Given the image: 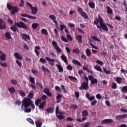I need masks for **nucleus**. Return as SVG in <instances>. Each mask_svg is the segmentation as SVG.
Here are the masks:
<instances>
[{
    "mask_svg": "<svg viewBox=\"0 0 127 127\" xmlns=\"http://www.w3.org/2000/svg\"><path fill=\"white\" fill-rule=\"evenodd\" d=\"M45 104H46V101H43V102L41 103L39 106V108L40 110L43 109L44 108V106H45Z\"/></svg>",
    "mask_w": 127,
    "mask_h": 127,
    "instance_id": "nucleus-22",
    "label": "nucleus"
},
{
    "mask_svg": "<svg viewBox=\"0 0 127 127\" xmlns=\"http://www.w3.org/2000/svg\"><path fill=\"white\" fill-rule=\"evenodd\" d=\"M88 115H89V113H88V111H87V110H83L82 112V117H88Z\"/></svg>",
    "mask_w": 127,
    "mask_h": 127,
    "instance_id": "nucleus-23",
    "label": "nucleus"
},
{
    "mask_svg": "<svg viewBox=\"0 0 127 127\" xmlns=\"http://www.w3.org/2000/svg\"><path fill=\"white\" fill-rule=\"evenodd\" d=\"M118 87V85H117V83L116 82H113L112 83V89H114V90L116 89Z\"/></svg>",
    "mask_w": 127,
    "mask_h": 127,
    "instance_id": "nucleus-50",
    "label": "nucleus"
},
{
    "mask_svg": "<svg viewBox=\"0 0 127 127\" xmlns=\"http://www.w3.org/2000/svg\"><path fill=\"white\" fill-rule=\"evenodd\" d=\"M57 118L59 119V120H63L64 119V116L63 115H59L57 116Z\"/></svg>",
    "mask_w": 127,
    "mask_h": 127,
    "instance_id": "nucleus-57",
    "label": "nucleus"
},
{
    "mask_svg": "<svg viewBox=\"0 0 127 127\" xmlns=\"http://www.w3.org/2000/svg\"><path fill=\"white\" fill-rule=\"evenodd\" d=\"M88 5L91 8H95V3H94V2H89L88 3Z\"/></svg>",
    "mask_w": 127,
    "mask_h": 127,
    "instance_id": "nucleus-28",
    "label": "nucleus"
},
{
    "mask_svg": "<svg viewBox=\"0 0 127 127\" xmlns=\"http://www.w3.org/2000/svg\"><path fill=\"white\" fill-rule=\"evenodd\" d=\"M30 82L32 83L30 84V86L35 91L36 90V86L35 85L33 84H35V79H34V77L30 76Z\"/></svg>",
    "mask_w": 127,
    "mask_h": 127,
    "instance_id": "nucleus-5",
    "label": "nucleus"
},
{
    "mask_svg": "<svg viewBox=\"0 0 127 127\" xmlns=\"http://www.w3.org/2000/svg\"><path fill=\"white\" fill-rule=\"evenodd\" d=\"M121 92L122 93H127V85L124 86L121 89Z\"/></svg>",
    "mask_w": 127,
    "mask_h": 127,
    "instance_id": "nucleus-39",
    "label": "nucleus"
},
{
    "mask_svg": "<svg viewBox=\"0 0 127 127\" xmlns=\"http://www.w3.org/2000/svg\"><path fill=\"white\" fill-rule=\"evenodd\" d=\"M66 69L67 70H69V71H72V70H73V67L71 65L69 64L67 65Z\"/></svg>",
    "mask_w": 127,
    "mask_h": 127,
    "instance_id": "nucleus-53",
    "label": "nucleus"
},
{
    "mask_svg": "<svg viewBox=\"0 0 127 127\" xmlns=\"http://www.w3.org/2000/svg\"><path fill=\"white\" fill-rule=\"evenodd\" d=\"M35 124L36 127H41V126H42V123L40 122L39 121H36Z\"/></svg>",
    "mask_w": 127,
    "mask_h": 127,
    "instance_id": "nucleus-30",
    "label": "nucleus"
},
{
    "mask_svg": "<svg viewBox=\"0 0 127 127\" xmlns=\"http://www.w3.org/2000/svg\"><path fill=\"white\" fill-rule=\"evenodd\" d=\"M79 90H88L89 89V83L84 81L81 83V86L79 87Z\"/></svg>",
    "mask_w": 127,
    "mask_h": 127,
    "instance_id": "nucleus-4",
    "label": "nucleus"
},
{
    "mask_svg": "<svg viewBox=\"0 0 127 127\" xmlns=\"http://www.w3.org/2000/svg\"><path fill=\"white\" fill-rule=\"evenodd\" d=\"M56 67H57L59 72H62L63 73L64 69H63V67L61 66L60 64H56Z\"/></svg>",
    "mask_w": 127,
    "mask_h": 127,
    "instance_id": "nucleus-19",
    "label": "nucleus"
},
{
    "mask_svg": "<svg viewBox=\"0 0 127 127\" xmlns=\"http://www.w3.org/2000/svg\"><path fill=\"white\" fill-rule=\"evenodd\" d=\"M21 15L22 17H28V18H30V19H36V17L27 15L26 14L22 13Z\"/></svg>",
    "mask_w": 127,
    "mask_h": 127,
    "instance_id": "nucleus-10",
    "label": "nucleus"
},
{
    "mask_svg": "<svg viewBox=\"0 0 127 127\" xmlns=\"http://www.w3.org/2000/svg\"><path fill=\"white\" fill-rule=\"evenodd\" d=\"M86 55L89 57L91 55V54H92V53L91 52V51L90 50V49H87L86 50Z\"/></svg>",
    "mask_w": 127,
    "mask_h": 127,
    "instance_id": "nucleus-44",
    "label": "nucleus"
},
{
    "mask_svg": "<svg viewBox=\"0 0 127 127\" xmlns=\"http://www.w3.org/2000/svg\"><path fill=\"white\" fill-rule=\"evenodd\" d=\"M106 8L107 9V12H108V13H110V14H113V10L112 9V8H111V7H110V6H107L106 7Z\"/></svg>",
    "mask_w": 127,
    "mask_h": 127,
    "instance_id": "nucleus-24",
    "label": "nucleus"
},
{
    "mask_svg": "<svg viewBox=\"0 0 127 127\" xmlns=\"http://www.w3.org/2000/svg\"><path fill=\"white\" fill-rule=\"evenodd\" d=\"M33 97H34V94H33V93L32 92H30L28 96H27V99H30V100H31Z\"/></svg>",
    "mask_w": 127,
    "mask_h": 127,
    "instance_id": "nucleus-27",
    "label": "nucleus"
},
{
    "mask_svg": "<svg viewBox=\"0 0 127 127\" xmlns=\"http://www.w3.org/2000/svg\"><path fill=\"white\" fill-rule=\"evenodd\" d=\"M38 26H39V24L37 23H34L32 24V28L33 29H36Z\"/></svg>",
    "mask_w": 127,
    "mask_h": 127,
    "instance_id": "nucleus-26",
    "label": "nucleus"
},
{
    "mask_svg": "<svg viewBox=\"0 0 127 127\" xmlns=\"http://www.w3.org/2000/svg\"><path fill=\"white\" fill-rule=\"evenodd\" d=\"M18 92L21 97H25V92L22 91V90H20Z\"/></svg>",
    "mask_w": 127,
    "mask_h": 127,
    "instance_id": "nucleus-40",
    "label": "nucleus"
},
{
    "mask_svg": "<svg viewBox=\"0 0 127 127\" xmlns=\"http://www.w3.org/2000/svg\"><path fill=\"white\" fill-rule=\"evenodd\" d=\"M39 61H40V62H41V63H46V60H45V59H43V58H41V59H40V60H39Z\"/></svg>",
    "mask_w": 127,
    "mask_h": 127,
    "instance_id": "nucleus-64",
    "label": "nucleus"
},
{
    "mask_svg": "<svg viewBox=\"0 0 127 127\" xmlns=\"http://www.w3.org/2000/svg\"><path fill=\"white\" fill-rule=\"evenodd\" d=\"M114 122V120L111 119H105L101 121L102 125H109V124H111Z\"/></svg>",
    "mask_w": 127,
    "mask_h": 127,
    "instance_id": "nucleus-8",
    "label": "nucleus"
},
{
    "mask_svg": "<svg viewBox=\"0 0 127 127\" xmlns=\"http://www.w3.org/2000/svg\"><path fill=\"white\" fill-rule=\"evenodd\" d=\"M52 44L53 46H54L55 49L57 51L58 53H60V52H62V50L60 49L59 47V46H58V44H57V42L56 41H54L52 42Z\"/></svg>",
    "mask_w": 127,
    "mask_h": 127,
    "instance_id": "nucleus-6",
    "label": "nucleus"
},
{
    "mask_svg": "<svg viewBox=\"0 0 127 127\" xmlns=\"http://www.w3.org/2000/svg\"><path fill=\"white\" fill-rule=\"evenodd\" d=\"M8 91L10 94H14L15 93V88L14 87H10L8 88Z\"/></svg>",
    "mask_w": 127,
    "mask_h": 127,
    "instance_id": "nucleus-21",
    "label": "nucleus"
},
{
    "mask_svg": "<svg viewBox=\"0 0 127 127\" xmlns=\"http://www.w3.org/2000/svg\"><path fill=\"white\" fill-rule=\"evenodd\" d=\"M24 112L25 113H30L31 112V108H25Z\"/></svg>",
    "mask_w": 127,
    "mask_h": 127,
    "instance_id": "nucleus-62",
    "label": "nucleus"
},
{
    "mask_svg": "<svg viewBox=\"0 0 127 127\" xmlns=\"http://www.w3.org/2000/svg\"><path fill=\"white\" fill-rule=\"evenodd\" d=\"M55 90L56 91H57L58 92H61V88L58 86H55Z\"/></svg>",
    "mask_w": 127,
    "mask_h": 127,
    "instance_id": "nucleus-63",
    "label": "nucleus"
},
{
    "mask_svg": "<svg viewBox=\"0 0 127 127\" xmlns=\"http://www.w3.org/2000/svg\"><path fill=\"white\" fill-rule=\"evenodd\" d=\"M7 8H8L9 10H12V9H13V6L9 3H7Z\"/></svg>",
    "mask_w": 127,
    "mask_h": 127,
    "instance_id": "nucleus-42",
    "label": "nucleus"
},
{
    "mask_svg": "<svg viewBox=\"0 0 127 127\" xmlns=\"http://www.w3.org/2000/svg\"><path fill=\"white\" fill-rule=\"evenodd\" d=\"M48 98V97H47V96H46V95H43L42 96V101H46V100Z\"/></svg>",
    "mask_w": 127,
    "mask_h": 127,
    "instance_id": "nucleus-54",
    "label": "nucleus"
},
{
    "mask_svg": "<svg viewBox=\"0 0 127 127\" xmlns=\"http://www.w3.org/2000/svg\"><path fill=\"white\" fill-rule=\"evenodd\" d=\"M126 118H127V114H124V115H117L116 117V120H122L123 119H126Z\"/></svg>",
    "mask_w": 127,
    "mask_h": 127,
    "instance_id": "nucleus-13",
    "label": "nucleus"
},
{
    "mask_svg": "<svg viewBox=\"0 0 127 127\" xmlns=\"http://www.w3.org/2000/svg\"><path fill=\"white\" fill-rule=\"evenodd\" d=\"M91 38L94 41H98V42H101V40L100 39L97 38V37H96L95 36H91Z\"/></svg>",
    "mask_w": 127,
    "mask_h": 127,
    "instance_id": "nucleus-41",
    "label": "nucleus"
},
{
    "mask_svg": "<svg viewBox=\"0 0 127 127\" xmlns=\"http://www.w3.org/2000/svg\"><path fill=\"white\" fill-rule=\"evenodd\" d=\"M72 63L73 64H76L77 66H81V63L76 60H72Z\"/></svg>",
    "mask_w": 127,
    "mask_h": 127,
    "instance_id": "nucleus-31",
    "label": "nucleus"
},
{
    "mask_svg": "<svg viewBox=\"0 0 127 127\" xmlns=\"http://www.w3.org/2000/svg\"><path fill=\"white\" fill-rule=\"evenodd\" d=\"M19 28H23V29H27V26L25 23L22 21H20L19 22H15L14 25H13L10 27V29L13 31L14 32H16Z\"/></svg>",
    "mask_w": 127,
    "mask_h": 127,
    "instance_id": "nucleus-1",
    "label": "nucleus"
},
{
    "mask_svg": "<svg viewBox=\"0 0 127 127\" xmlns=\"http://www.w3.org/2000/svg\"><path fill=\"white\" fill-rule=\"evenodd\" d=\"M72 53H74L75 54H79L80 53V50L78 48H76L73 50Z\"/></svg>",
    "mask_w": 127,
    "mask_h": 127,
    "instance_id": "nucleus-34",
    "label": "nucleus"
},
{
    "mask_svg": "<svg viewBox=\"0 0 127 127\" xmlns=\"http://www.w3.org/2000/svg\"><path fill=\"white\" fill-rule=\"evenodd\" d=\"M22 39H24L25 41H26V39H28V40H30V37L29 35H27L26 34H22Z\"/></svg>",
    "mask_w": 127,
    "mask_h": 127,
    "instance_id": "nucleus-16",
    "label": "nucleus"
},
{
    "mask_svg": "<svg viewBox=\"0 0 127 127\" xmlns=\"http://www.w3.org/2000/svg\"><path fill=\"white\" fill-rule=\"evenodd\" d=\"M14 56L18 60H21L22 59V57L20 56L18 53H15L14 54Z\"/></svg>",
    "mask_w": 127,
    "mask_h": 127,
    "instance_id": "nucleus-20",
    "label": "nucleus"
},
{
    "mask_svg": "<svg viewBox=\"0 0 127 127\" xmlns=\"http://www.w3.org/2000/svg\"><path fill=\"white\" fill-rule=\"evenodd\" d=\"M41 33L45 34V35H48V32L46 29H42L41 30Z\"/></svg>",
    "mask_w": 127,
    "mask_h": 127,
    "instance_id": "nucleus-35",
    "label": "nucleus"
},
{
    "mask_svg": "<svg viewBox=\"0 0 127 127\" xmlns=\"http://www.w3.org/2000/svg\"><path fill=\"white\" fill-rule=\"evenodd\" d=\"M99 19L100 26L103 30H105V31H109V28H108L107 25L104 23V20H103V18H102L100 15H99Z\"/></svg>",
    "mask_w": 127,
    "mask_h": 127,
    "instance_id": "nucleus-3",
    "label": "nucleus"
},
{
    "mask_svg": "<svg viewBox=\"0 0 127 127\" xmlns=\"http://www.w3.org/2000/svg\"><path fill=\"white\" fill-rule=\"evenodd\" d=\"M5 57H6L5 54H2V55L0 56V60L1 61H5Z\"/></svg>",
    "mask_w": 127,
    "mask_h": 127,
    "instance_id": "nucleus-33",
    "label": "nucleus"
},
{
    "mask_svg": "<svg viewBox=\"0 0 127 127\" xmlns=\"http://www.w3.org/2000/svg\"><path fill=\"white\" fill-rule=\"evenodd\" d=\"M6 28H7V27L6 24H5V21L0 18V29H6Z\"/></svg>",
    "mask_w": 127,
    "mask_h": 127,
    "instance_id": "nucleus-7",
    "label": "nucleus"
},
{
    "mask_svg": "<svg viewBox=\"0 0 127 127\" xmlns=\"http://www.w3.org/2000/svg\"><path fill=\"white\" fill-rule=\"evenodd\" d=\"M60 28H61V31H63L64 30V28L65 29V27H66V25H60Z\"/></svg>",
    "mask_w": 127,
    "mask_h": 127,
    "instance_id": "nucleus-58",
    "label": "nucleus"
},
{
    "mask_svg": "<svg viewBox=\"0 0 127 127\" xmlns=\"http://www.w3.org/2000/svg\"><path fill=\"white\" fill-rule=\"evenodd\" d=\"M45 111L47 112L48 114H53V113L54 112V108L50 107L48 108L47 109H45Z\"/></svg>",
    "mask_w": 127,
    "mask_h": 127,
    "instance_id": "nucleus-18",
    "label": "nucleus"
},
{
    "mask_svg": "<svg viewBox=\"0 0 127 127\" xmlns=\"http://www.w3.org/2000/svg\"><path fill=\"white\" fill-rule=\"evenodd\" d=\"M41 99L40 98L36 99L35 101V105H36V106H38L39 104H41Z\"/></svg>",
    "mask_w": 127,
    "mask_h": 127,
    "instance_id": "nucleus-29",
    "label": "nucleus"
},
{
    "mask_svg": "<svg viewBox=\"0 0 127 127\" xmlns=\"http://www.w3.org/2000/svg\"><path fill=\"white\" fill-rule=\"evenodd\" d=\"M27 121L30 123V124H31V125H34V122H33V120L30 118L27 119Z\"/></svg>",
    "mask_w": 127,
    "mask_h": 127,
    "instance_id": "nucleus-55",
    "label": "nucleus"
},
{
    "mask_svg": "<svg viewBox=\"0 0 127 127\" xmlns=\"http://www.w3.org/2000/svg\"><path fill=\"white\" fill-rule=\"evenodd\" d=\"M76 39H77V41L79 43H83V37L81 35H78L76 36Z\"/></svg>",
    "mask_w": 127,
    "mask_h": 127,
    "instance_id": "nucleus-14",
    "label": "nucleus"
},
{
    "mask_svg": "<svg viewBox=\"0 0 127 127\" xmlns=\"http://www.w3.org/2000/svg\"><path fill=\"white\" fill-rule=\"evenodd\" d=\"M122 80H123L122 77H118L116 78V81L118 84H121L122 83Z\"/></svg>",
    "mask_w": 127,
    "mask_h": 127,
    "instance_id": "nucleus-36",
    "label": "nucleus"
},
{
    "mask_svg": "<svg viewBox=\"0 0 127 127\" xmlns=\"http://www.w3.org/2000/svg\"><path fill=\"white\" fill-rule=\"evenodd\" d=\"M66 37L67 40H69V41H72V40H73V38H72V36H71V35H70L69 34H67Z\"/></svg>",
    "mask_w": 127,
    "mask_h": 127,
    "instance_id": "nucleus-47",
    "label": "nucleus"
},
{
    "mask_svg": "<svg viewBox=\"0 0 127 127\" xmlns=\"http://www.w3.org/2000/svg\"><path fill=\"white\" fill-rule=\"evenodd\" d=\"M62 89L63 90L64 93V94H67V90H66V89L65 88V86H64V85H62L61 86Z\"/></svg>",
    "mask_w": 127,
    "mask_h": 127,
    "instance_id": "nucleus-46",
    "label": "nucleus"
},
{
    "mask_svg": "<svg viewBox=\"0 0 127 127\" xmlns=\"http://www.w3.org/2000/svg\"><path fill=\"white\" fill-rule=\"evenodd\" d=\"M96 98L98 100H101L102 99V95L100 94H97L96 95Z\"/></svg>",
    "mask_w": 127,
    "mask_h": 127,
    "instance_id": "nucleus-59",
    "label": "nucleus"
},
{
    "mask_svg": "<svg viewBox=\"0 0 127 127\" xmlns=\"http://www.w3.org/2000/svg\"><path fill=\"white\" fill-rule=\"evenodd\" d=\"M49 18H51L52 20H55L56 19V16L54 15H50L49 16Z\"/></svg>",
    "mask_w": 127,
    "mask_h": 127,
    "instance_id": "nucleus-51",
    "label": "nucleus"
},
{
    "mask_svg": "<svg viewBox=\"0 0 127 127\" xmlns=\"http://www.w3.org/2000/svg\"><path fill=\"white\" fill-rule=\"evenodd\" d=\"M46 60L49 61V62H54L55 61V59H51L48 57H46Z\"/></svg>",
    "mask_w": 127,
    "mask_h": 127,
    "instance_id": "nucleus-56",
    "label": "nucleus"
},
{
    "mask_svg": "<svg viewBox=\"0 0 127 127\" xmlns=\"http://www.w3.org/2000/svg\"><path fill=\"white\" fill-rule=\"evenodd\" d=\"M99 22H100V19H99V15H98V18H97L96 20H94V24H95V25H98V24H99Z\"/></svg>",
    "mask_w": 127,
    "mask_h": 127,
    "instance_id": "nucleus-48",
    "label": "nucleus"
},
{
    "mask_svg": "<svg viewBox=\"0 0 127 127\" xmlns=\"http://www.w3.org/2000/svg\"><path fill=\"white\" fill-rule=\"evenodd\" d=\"M13 10L11 11L10 13L11 14H12L14 15V14H15V13H17L19 11L18 8L16 6L13 7Z\"/></svg>",
    "mask_w": 127,
    "mask_h": 127,
    "instance_id": "nucleus-15",
    "label": "nucleus"
},
{
    "mask_svg": "<svg viewBox=\"0 0 127 127\" xmlns=\"http://www.w3.org/2000/svg\"><path fill=\"white\" fill-rule=\"evenodd\" d=\"M69 108L73 109V110H77L78 109V106L76 104H72L69 106Z\"/></svg>",
    "mask_w": 127,
    "mask_h": 127,
    "instance_id": "nucleus-37",
    "label": "nucleus"
},
{
    "mask_svg": "<svg viewBox=\"0 0 127 127\" xmlns=\"http://www.w3.org/2000/svg\"><path fill=\"white\" fill-rule=\"evenodd\" d=\"M61 59H62V60L63 61H64V63H65V64H68V59L67 58V57H66V56H65V55L63 54L61 56Z\"/></svg>",
    "mask_w": 127,
    "mask_h": 127,
    "instance_id": "nucleus-12",
    "label": "nucleus"
},
{
    "mask_svg": "<svg viewBox=\"0 0 127 127\" xmlns=\"http://www.w3.org/2000/svg\"><path fill=\"white\" fill-rule=\"evenodd\" d=\"M43 92L48 96V97H52V93H51V91H50V89L49 88H45L43 89Z\"/></svg>",
    "mask_w": 127,
    "mask_h": 127,
    "instance_id": "nucleus-9",
    "label": "nucleus"
},
{
    "mask_svg": "<svg viewBox=\"0 0 127 127\" xmlns=\"http://www.w3.org/2000/svg\"><path fill=\"white\" fill-rule=\"evenodd\" d=\"M91 84L94 85V84H98V79L94 78L91 81Z\"/></svg>",
    "mask_w": 127,
    "mask_h": 127,
    "instance_id": "nucleus-38",
    "label": "nucleus"
},
{
    "mask_svg": "<svg viewBox=\"0 0 127 127\" xmlns=\"http://www.w3.org/2000/svg\"><path fill=\"white\" fill-rule=\"evenodd\" d=\"M81 15H82V16H83V17H84V18H86V19H87V18H88V15H87L86 12H82L81 14Z\"/></svg>",
    "mask_w": 127,
    "mask_h": 127,
    "instance_id": "nucleus-49",
    "label": "nucleus"
},
{
    "mask_svg": "<svg viewBox=\"0 0 127 127\" xmlns=\"http://www.w3.org/2000/svg\"><path fill=\"white\" fill-rule=\"evenodd\" d=\"M61 39L64 42H68V40H67V39L66 38H65V37H64V36H61Z\"/></svg>",
    "mask_w": 127,
    "mask_h": 127,
    "instance_id": "nucleus-52",
    "label": "nucleus"
},
{
    "mask_svg": "<svg viewBox=\"0 0 127 127\" xmlns=\"http://www.w3.org/2000/svg\"><path fill=\"white\" fill-rule=\"evenodd\" d=\"M22 105L21 106V108H24V109H27V108H29V107H31L32 108L33 110H34L35 109V105H34V104H33V101H32L29 98H25L22 101Z\"/></svg>",
    "mask_w": 127,
    "mask_h": 127,
    "instance_id": "nucleus-2",
    "label": "nucleus"
},
{
    "mask_svg": "<svg viewBox=\"0 0 127 127\" xmlns=\"http://www.w3.org/2000/svg\"><path fill=\"white\" fill-rule=\"evenodd\" d=\"M94 69L97 70V71H99V72H103V69H102V68H101L100 66H98L97 65L94 66Z\"/></svg>",
    "mask_w": 127,
    "mask_h": 127,
    "instance_id": "nucleus-32",
    "label": "nucleus"
},
{
    "mask_svg": "<svg viewBox=\"0 0 127 127\" xmlns=\"http://www.w3.org/2000/svg\"><path fill=\"white\" fill-rule=\"evenodd\" d=\"M75 97L76 99H79V97H80V94H79V92H75Z\"/></svg>",
    "mask_w": 127,
    "mask_h": 127,
    "instance_id": "nucleus-60",
    "label": "nucleus"
},
{
    "mask_svg": "<svg viewBox=\"0 0 127 127\" xmlns=\"http://www.w3.org/2000/svg\"><path fill=\"white\" fill-rule=\"evenodd\" d=\"M5 36L7 39H11V36L8 32L5 33Z\"/></svg>",
    "mask_w": 127,
    "mask_h": 127,
    "instance_id": "nucleus-25",
    "label": "nucleus"
},
{
    "mask_svg": "<svg viewBox=\"0 0 127 127\" xmlns=\"http://www.w3.org/2000/svg\"><path fill=\"white\" fill-rule=\"evenodd\" d=\"M15 62H16V64H18V66H19L20 67V68H21V67L22 66V64H21V62H20L18 60H16Z\"/></svg>",
    "mask_w": 127,
    "mask_h": 127,
    "instance_id": "nucleus-45",
    "label": "nucleus"
},
{
    "mask_svg": "<svg viewBox=\"0 0 127 127\" xmlns=\"http://www.w3.org/2000/svg\"><path fill=\"white\" fill-rule=\"evenodd\" d=\"M32 14H36L38 12L37 7H33L31 9Z\"/></svg>",
    "mask_w": 127,
    "mask_h": 127,
    "instance_id": "nucleus-17",
    "label": "nucleus"
},
{
    "mask_svg": "<svg viewBox=\"0 0 127 127\" xmlns=\"http://www.w3.org/2000/svg\"><path fill=\"white\" fill-rule=\"evenodd\" d=\"M86 98L88 99L89 101L92 102V101H94L96 98H95V96H90V94L87 93L85 95Z\"/></svg>",
    "mask_w": 127,
    "mask_h": 127,
    "instance_id": "nucleus-11",
    "label": "nucleus"
},
{
    "mask_svg": "<svg viewBox=\"0 0 127 127\" xmlns=\"http://www.w3.org/2000/svg\"><path fill=\"white\" fill-rule=\"evenodd\" d=\"M68 79H69V80H70V81H73V80L74 81H77V78L72 76L71 75H69L68 76Z\"/></svg>",
    "mask_w": 127,
    "mask_h": 127,
    "instance_id": "nucleus-43",
    "label": "nucleus"
},
{
    "mask_svg": "<svg viewBox=\"0 0 127 127\" xmlns=\"http://www.w3.org/2000/svg\"><path fill=\"white\" fill-rule=\"evenodd\" d=\"M11 83L12 85H16L17 84V81L15 79H12L11 80Z\"/></svg>",
    "mask_w": 127,
    "mask_h": 127,
    "instance_id": "nucleus-61",
    "label": "nucleus"
}]
</instances>
